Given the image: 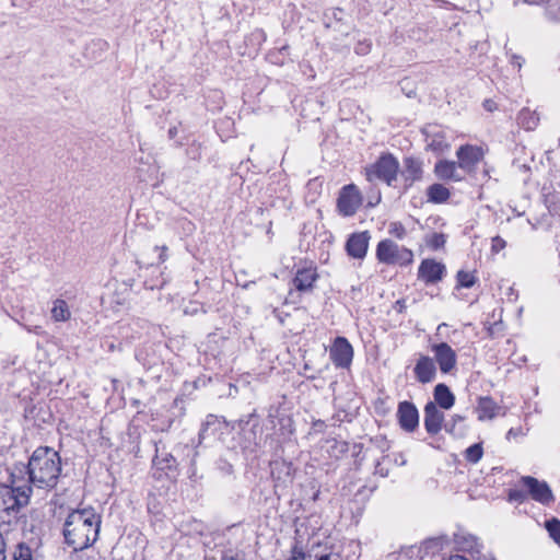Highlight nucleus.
I'll list each match as a JSON object with an SVG mask.
<instances>
[{
    "label": "nucleus",
    "mask_w": 560,
    "mask_h": 560,
    "mask_svg": "<svg viewBox=\"0 0 560 560\" xmlns=\"http://www.w3.org/2000/svg\"><path fill=\"white\" fill-rule=\"evenodd\" d=\"M318 560H341L338 555H325L322 556Z\"/></svg>",
    "instance_id": "obj_33"
},
{
    "label": "nucleus",
    "mask_w": 560,
    "mask_h": 560,
    "mask_svg": "<svg viewBox=\"0 0 560 560\" xmlns=\"http://www.w3.org/2000/svg\"><path fill=\"white\" fill-rule=\"evenodd\" d=\"M0 560H5V542L2 535H0Z\"/></svg>",
    "instance_id": "obj_31"
},
{
    "label": "nucleus",
    "mask_w": 560,
    "mask_h": 560,
    "mask_svg": "<svg viewBox=\"0 0 560 560\" xmlns=\"http://www.w3.org/2000/svg\"><path fill=\"white\" fill-rule=\"evenodd\" d=\"M482 456V447L480 444H475L466 451V457L468 460L476 463Z\"/></svg>",
    "instance_id": "obj_27"
},
{
    "label": "nucleus",
    "mask_w": 560,
    "mask_h": 560,
    "mask_svg": "<svg viewBox=\"0 0 560 560\" xmlns=\"http://www.w3.org/2000/svg\"><path fill=\"white\" fill-rule=\"evenodd\" d=\"M498 411H499V407L491 398L483 397V398L479 399V404L477 407L479 420L482 421V420H487V419H492L495 417Z\"/></svg>",
    "instance_id": "obj_19"
},
{
    "label": "nucleus",
    "mask_w": 560,
    "mask_h": 560,
    "mask_svg": "<svg viewBox=\"0 0 560 560\" xmlns=\"http://www.w3.org/2000/svg\"><path fill=\"white\" fill-rule=\"evenodd\" d=\"M376 257L381 262L389 265L407 266L413 261V253L410 249L400 247L389 240L378 243Z\"/></svg>",
    "instance_id": "obj_4"
},
{
    "label": "nucleus",
    "mask_w": 560,
    "mask_h": 560,
    "mask_svg": "<svg viewBox=\"0 0 560 560\" xmlns=\"http://www.w3.org/2000/svg\"><path fill=\"white\" fill-rule=\"evenodd\" d=\"M330 358L337 366L349 368L353 358L352 346L346 338L338 337L330 348Z\"/></svg>",
    "instance_id": "obj_7"
},
{
    "label": "nucleus",
    "mask_w": 560,
    "mask_h": 560,
    "mask_svg": "<svg viewBox=\"0 0 560 560\" xmlns=\"http://www.w3.org/2000/svg\"><path fill=\"white\" fill-rule=\"evenodd\" d=\"M448 560H466V559H464V558H463V557H460V556H453V557H451Z\"/></svg>",
    "instance_id": "obj_34"
},
{
    "label": "nucleus",
    "mask_w": 560,
    "mask_h": 560,
    "mask_svg": "<svg viewBox=\"0 0 560 560\" xmlns=\"http://www.w3.org/2000/svg\"><path fill=\"white\" fill-rule=\"evenodd\" d=\"M503 246H504V242L501 238L497 237L493 240V244H492L493 249L498 250V249L502 248Z\"/></svg>",
    "instance_id": "obj_32"
},
{
    "label": "nucleus",
    "mask_w": 560,
    "mask_h": 560,
    "mask_svg": "<svg viewBox=\"0 0 560 560\" xmlns=\"http://www.w3.org/2000/svg\"><path fill=\"white\" fill-rule=\"evenodd\" d=\"M361 205L362 195L355 185L349 184L340 189L337 208L342 215H353Z\"/></svg>",
    "instance_id": "obj_6"
},
{
    "label": "nucleus",
    "mask_w": 560,
    "mask_h": 560,
    "mask_svg": "<svg viewBox=\"0 0 560 560\" xmlns=\"http://www.w3.org/2000/svg\"><path fill=\"white\" fill-rule=\"evenodd\" d=\"M546 528L549 532L551 538L560 545V522L552 520L546 523Z\"/></svg>",
    "instance_id": "obj_26"
},
{
    "label": "nucleus",
    "mask_w": 560,
    "mask_h": 560,
    "mask_svg": "<svg viewBox=\"0 0 560 560\" xmlns=\"http://www.w3.org/2000/svg\"><path fill=\"white\" fill-rule=\"evenodd\" d=\"M444 421V415L440 411L434 402L427 404L424 408V424L429 432L438 433Z\"/></svg>",
    "instance_id": "obj_13"
},
{
    "label": "nucleus",
    "mask_w": 560,
    "mask_h": 560,
    "mask_svg": "<svg viewBox=\"0 0 560 560\" xmlns=\"http://www.w3.org/2000/svg\"><path fill=\"white\" fill-rule=\"evenodd\" d=\"M457 282L462 288H470L476 282V276L472 271L460 270L457 273Z\"/></svg>",
    "instance_id": "obj_24"
},
{
    "label": "nucleus",
    "mask_w": 560,
    "mask_h": 560,
    "mask_svg": "<svg viewBox=\"0 0 560 560\" xmlns=\"http://www.w3.org/2000/svg\"><path fill=\"white\" fill-rule=\"evenodd\" d=\"M429 200L432 202H444L450 197V190L442 184H434L428 189Z\"/></svg>",
    "instance_id": "obj_21"
},
{
    "label": "nucleus",
    "mask_w": 560,
    "mask_h": 560,
    "mask_svg": "<svg viewBox=\"0 0 560 560\" xmlns=\"http://www.w3.org/2000/svg\"><path fill=\"white\" fill-rule=\"evenodd\" d=\"M100 525V516L92 508L70 512L63 526L66 542L74 550L90 547L97 539Z\"/></svg>",
    "instance_id": "obj_1"
},
{
    "label": "nucleus",
    "mask_w": 560,
    "mask_h": 560,
    "mask_svg": "<svg viewBox=\"0 0 560 560\" xmlns=\"http://www.w3.org/2000/svg\"><path fill=\"white\" fill-rule=\"evenodd\" d=\"M435 174L443 179H462V176L458 174L457 166L454 162L440 161L435 165Z\"/></svg>",
    "instance_id": "obj_18"
},
{
    "label": "nucleus",
    "mask_w": 560,
    "mask_h": 560,
    "mask_svg": "<svg viewBox=\"0 0 560 560\" xmlns=\"http://www.w3.org/2000/svg\"><path fill=\"white\" fill-rule=\"evenodd\" d=\"M428 148L438 153H443L450 148L443 132H436L428 137Z\"/></svg>",
    "instance_id": "obj_22"
},
{
    "label": "nucleus",
    "mask_w": 560,
    "mask_h": 560,
    "mask_svg": "<svg viewBox=\"0 0 560 560\" xmlns=\"http://www.w3.org/2000/svg\"><path fill=\"white\" fill-rule=\"evenodd\" d=\"M434 404L443 409H451L455 404V396L445 384H438L434 388Z\"/></svg>",
    "instance_id": "obj_17"
},
{
    "label": "nucleus",
    "mask_w": 560,
    "mask_h": 560,
    "mask_svg": "<svg viewBox=\"0 0 560 560\" xmlns=\"http://www.w3.org/2000/svg\"><path fill=\"white\" fill-rule=\"evenodd\" d=\"M405 179L406 182H409V184L413 183L415 180L419 179L422 174V166L421 163L418 160L415 159H406L405 160Z\"/></svg>",
    "instance_id": "obj_20"
},
{
    "label": "nucleus",
    "mask_w": 560,
    "mask_h": 560,
    "mask_svg": "<svg viewBox=\"0 0 560 560\" xmlns=\"http://www.w3.org/2000/svg\"><path fill=\"white\" fill-rule=\"evenodd\" d=\"M435 360L441 372L448 373L456 365V353L447 343H438L432 347Z\"/></svg>",
    "instance_id": "obj_10"
},
{
    "label": "nucleus",
    "mask_w": 560,
    "mask_h": 560,
    "mask_svg": "<svg viewBox=\"0 0 560 560\" xmlns=\"http://www.w3.org/2000/svg\"><path fill=\"white\" fill-rule=\"evenodd\" d=\"M61 472V459L57 451L42 446L36 448L28 460V474L33 483L40 488L54 487Z\"/></svg>",
    "instance_id": "obj_2"
},
{
    "label": "nucleus",
    "mask_w": 560,
    "mask_h": 560,
    "mask_svg": "<svg viewBox=\"0 0 560 560\" xmlns=\"http://www.w3.org/2000/svg\"><path fill=\"white\" fill-rule=\"evenodd\" d=\"M445 271V265L441 261L424 259L420 264L418 277L425 283H436L443 279Z\"/></svg>",
    "instance_id": "obj_8"
},
{
    "label": "nucleus",
    "mask_w": 560,
    "mask_h": 560,
    "mask_svg": "<svg viewBox=\"0 0 560 560\" xmlns=\"http://www.w3.org/2000/svg\"><path fill=\"white\" fill-rule=\"evenodd\" d=\"M398 161L392 155L381 156L373 165L366 168V178L369 182L380 179L385 182L388 186L393 185L398 174Z\"/></svg>",
    "instance_id": "obj_5"
},
{
    "label": "nucleus",
    "mask_w": 560,
    "mask_h": 560,
    "mask_svg": "<svg viewBox=\"0 0 560 560\" xmlns=\"http://www.w3.org/2000/svg\"><path fill=\"white\" fill-rule=\"evenodd\" d=\"M370 236L366 232L355 233L351 235L347 243L349 255L355 258H362L368 250Z\"/></svg>",
    "instance_id": "obj_14"
},
{
    "label": "nucleus",
    "mask_w": 560,
    "mask_h": 560,
    "mask_svg": "<svg viewBox=\"0 0 560 560\" xmlns=\"http://www.w3.org/2000/svg\"><path fill=\"white\" fill-rule=\"evenodd\" d=\"M30 487L0 485V523H10L19 510L28 503Z\"/></svg>",
    "instance_id": "obj_3"
},
{
    "label": "nucleus",
    "mask_w": 560,
    "mask_h": 560,
    "mask_svg": "<svg viewBox=\"0 0 560 560\" xmlns=\"http://www.w3.org/2000/svg\"><path fill=\"white\" fill-rule=\"evenodd\" d=\"M525 485L530 491L532 497L542 503H549L552 500V494L548 486L544 482H538L534 478H525Z\"/></svg>",
    "instance_id": "obj_16"
},
{
    "label": "nucleus",
    "mask_w": 560,
    "mask_h": 560,
    "mask_svg": "<svg viewBox=\"0 0 560 560\" xmlns=\"http://www.w3.org/2000/svg\"><path fill=\"white\" fill-rule=\"evenodd\" d=\"M485 153L479 147L465 145L457 151L458 166L466 172H472L477 163H479Z\"/></svg>",
    "instance_id": "obj_9"
},
{
    "label": "nucleus",
    "mask_w": 560,
    "mask_h": 560,
    "mask_svg": "<svg viewBox=\"0 0 560 560\" xmlns=\"http://www.w3.org/2000/svg\"><path fill=\"white\" fill-rule=\"evenodd\" d=\"M444 244H445V237L443 234L432 233L427 236V245L433 250H436V249L443 247Z\"/></svg>",
    "instance_id": "obj_25"
},
{
    "label": "nucleus",
    "mask_w": 560,
    "mask_h": 560,
    "mask_svg": "<svg viewBox=\"0 0 560 560\" xmlns=\"http://www.w3.org/2000/svg\"><path fill=\"white\" fill-rule=\"evenodd\" d=\"M51 316L57 322H66L70 318L71 313L63 300H56L51 308Z\"/></svg>",
    "instance_id": "obj_23"
},
{
    "label": "nucleus",
    "mask_w": 560,
    "mask_h": 560,
    "mask_svg": "<svg viewBox=\"0 0 560 560\" xmlns=\"http://www.w3.org/2000/svg\"><path fill=\"white\" fill-rule=\"evenodd\" d=\"M381 202V194L377 192L375 196H372L369 201H368V206L370 207H374L376 205H378Z\"/></svg>",
    "instance_id": "obj_30"
},
{
    "label": "nucleus",
    "mask_w": 560,
    "mask_h": 560,
    "mask_svg": "<svg viewBox=\"0 0 560 560\" xmlns=\"http://www.w3.org/2000/svg\"><path fill=\"white\" fill-rule=\"evenodd\" d=\"M388 233L397 238H402L406 234L405 226L400 222H390L388 226Z\"/></svg>",
    "instance_id": "obj_28"
},
{
    "label": "nucleus",
    "mask_w": 560,
    "mask_h": 560,
    "mask_svg": "<svg viewBox=\"0 0 560 560\" xmlns=\"http://www.w3.org/2000/svg\"><path fill=\"white\" fill-rule=\"evenodd\" d=\"M14 560H32L31 549L20 545L14 553Z\"/></svg>",
    "instance_id": "obj_29"
},
{
    "label": "nucleus",
    "mask_w": 560,
    "mask_h": 560,
    "mask_svg": "<svg viewBox=\"0 0 560 560\" xmlns=\"http://www.w3.org/2000/svg\"><path fill=\"white\" fill-rule=\"evenodd\" d=\"M317 278L318 273L316 268L308 266L298 270L293 283L295 289L299 291H310L312 290Z\"/></svg>",
    "instance_id": "obj_12"
},
{
    "label": "nucleus",
    "mask_w": 560,
    "mask_h": 560,
    "mask_svg": "<svg viewBox=\"0 0 560 560\" xmlns=\"http://www.w3.org/2000/svg\"><path fill=\"white\" fill-rule=\"evenodd\" d=\"M415 374L421 383L431 382L435 376V365L433 361L429 357H420L415 366Z\"/></svg>",
    "instance_id": "obj_15"
},
{
    "label": "nucleus",
    "mask_w": 560,
    "mask_h": 560,
    "mask_svg": "<svg viewBox=\"0 0 560 560\" xmlns=\"http://www.w3.org/2000/svg\"><path fill=\"white\" fill-rule=\"evenodd\" d=\"M398 419L400 425L407 430L412 431L418 425V410L416 407L410 402H401L398 408Z\"/></svg>",
    "instance_id": "obj_11"
}]
</instances>
